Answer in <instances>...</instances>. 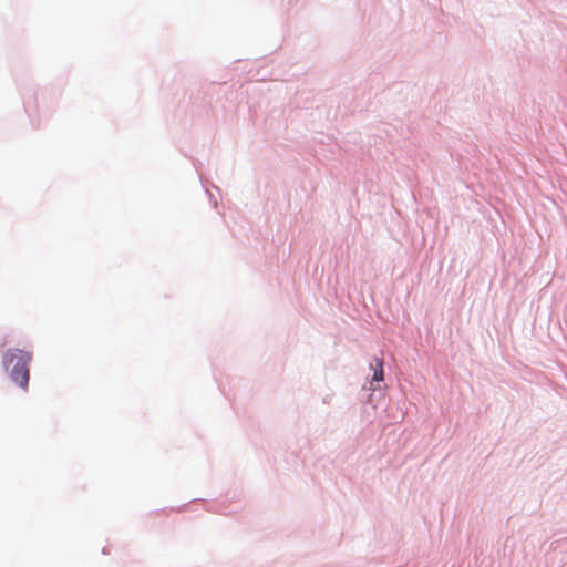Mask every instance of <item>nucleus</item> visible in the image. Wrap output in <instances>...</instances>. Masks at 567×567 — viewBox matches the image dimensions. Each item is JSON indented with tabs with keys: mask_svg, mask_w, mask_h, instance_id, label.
Instances as JSON below:
<instances>
[{
	"mask_svg": "<svg viewBox=\"0 0 567 567\" xmlns=\"http://www.w3.org/2000/svg\"><path fill=\"white\" fill-rule=\"evenodd\" d=\"M375 362H377V369H375L374 374H373V380L379 382V381H382L383 378H384L383 360L382 359H377Z\"/></svg>",
	"mask_w": 567,
	"mask_h": 567,
	"instance_id": "obj_2",
	"label": "nucleus"
},
{
	"mask_svg": "<svg viewBox=\"0 0 567 567\" xmlns=\"http://www.w3.org/2000/svg\"><path fill=\"white\" fill-rule=\"evenodd\" d=\"M32 352L22 349H9L2 358L4 369L8 371L10 379L23 390L29 384V364L32 361Z\"/></svg>",
	"mask_w": 567,
	"mask_h": 567,
	"instance_id": "obj_1",
	"label": "nucleus"
}]
</instances>
